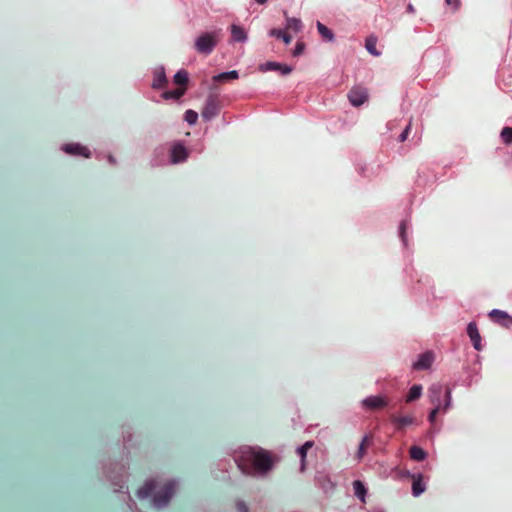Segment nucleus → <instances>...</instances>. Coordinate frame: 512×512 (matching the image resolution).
<instances>
[{
	"mask_svg": "<svg viewBox=\"0 0 512 512\" xmlns=\"http://www.w3.org/2000/svg\"><path fill=\"white\" fill-rule=\"evenodd\" d=\"M429 401L434 407H440V411L446 413L452 405V396L449 389H445L440 384H433L428 389Z\"/></svg>",
	"mask_w": 512,
	"mask_h": 512,
	"instance_id": "7ed1b4c3",
	"label": "nucleus"
},
{
	"mask_svg": "<svg viewBox=\"0 0 512 512\" xmlns=\"http://www.w3.org/2000/svg\"><path fill=\"white\" fill-rule=\"evenodd\" d=\"M317 29H318L319 34L322 36V38L324 40H326L328 42H331L334 40L333 32L319 21L317 22Z\"/></svg>",
	"mask_w": 512,
	"mask_h": 512,
	"instance_id": "4be33fe9",
	"label": "nucleus"
},
{
	"mask_svg": "<svg viewBox=\"0 0 512 512\" xmlns=\"http://www.w3.org/2000/svg\"><path fill=\"white\" fill-rule=\"evenodd\" d=\"M297 452L301 457V468L303 469L307 450L303 446H301L297 449Z\"/></svg>",
	"mask_w": 512,
	"mask_h": 512,
	"instance_id": "f704fd0d",
	"label": "nucleus"
},
{
	"mask_svg": "<svg viewBox=\"0 0 512 512\" xmlns=\"http://www.w3.org/2000/svg\"><path fill=\"white\" fill-rule=\"evenodd\" d=\"M407 11L410 12V13H413L415 10H414V7L410 4L407 7Z\"/></svg>",
	"mask_w": 512,
	"mask_h": 512,
	"instance_id": "58836bf2",
	"label": "nucleus"
},
{
	"mask_svg": "<svg viewBox=\"0 0 512 512\" xmlns=\"http://www.w3.org/2000/svg\"><path fill=\"white\" fill-rule=\"evenodd\" d=\"M392 422L397 429H404L409 425L415 424V418L413 415H398L392 417Z\"/></svg>",
	"mask_w": 512,
	"mask_h": 512,
	"instance_id": "2eb2a0df",
	"label": "nucleus"
},
{
	"mask_svg": "<svg viewBox=\"0 0 512 512\" xmlns=\"http://www.w3.org/2000/svg\"><path fill=\"white\" fill-rule=\"evenodd\" d=\"M412 478V494L414 497L420 496L426 490V483L421 474H413Z\"/></svg>",
	"mask_w": 512,
	"mask_h": 512,
	"instance_id": "4468645a",
	"label": "nucleus"
},
{
	"mask_svg": "<svg viewBox=\"0 0 512 512\" xmlns=\"http://www.w3.org/2000/svg\"><path fill=\"white\" fill-rule=\"evenodd\" d=\"M185 87L183 88H178L174 91H166L162 94V97L165 99V100H169V99H179L184 93H185Z\"/></svg>",
	"mask_w": 512,
	"mask_h": 512,
	"instance_id": "393cba45",
	"label": "nucleus"
},
{
	"mask_svg": "<svg viewBox=\"0 0 512 512\" xmlns=\"http://www.w3.org/2000/svg\"><path fill=\"white\" fill-rule=\"evenodd\" d=\"M426 452L419 446H412L410 448V457L416 461H423L426 458Z\"/></svg>",
	"mask_w": 512,
	"mask_h": 512,
	"instance_id": "b1692460",
	"label": "nucleus"
},
{
	"mask_svg": "<svg viewBox=\"0 0 512 512\" xmlns=\"http://www.w3.org/2000/svg\"><path fill=\"white\" fill-rule=\"evenodd\" d=\"M302 446L308 451L313 446V442L312 441H307Z\"/></svg>",
	"mask_w": 512,
	"mask_h": 512,
	"instance_id": "4c0bfd02",
	"label": "nucleus"
},
{
	"mask_svg": "<svg viewBox=\"0 0 512 512\" xmlns=\"http://www.w3.org/2000/svg\"><path fill=\"white\" fill-rule=\"evenodd\" d=\"M259 70L262 72L277 71L282 75H288L292 72L293 68L286 64L270 61V62L261 64L259 66Z\"/></svg>",
	"mask_w": 512,
	"mask_h": 512,
	"instance_id": "423d86ee",
	"label": "nucleus"
},
{
	"mask_svg": "<svg viewBox=\"0 0 512 512\" xmlns=\"http://www.w3.org/2000/svg\"><path fill=\"white\" fill-rule=\"evenodd\" d=\"M348 99L351 105L359 107L368 100V91L364 87L355 86L349 91Z\"/></svg>",
	"mask_w": 512,
	"mask_h": 512,
	"instance_id": "39448f33",
	"label": "nucleus"
},
{
	"mask_svg": "<svg viewBox=\"0 0 512 512\" xmlns=\"http://www.w3.org/2000/svg\"><path fill=\"white\" fill-rule=\"evenodd\" d=\"M175 491V483L168 482L159 484L156 481H148L141 487L137 494L139 498H146L152 496L153 505L157 508L165 506Z\"/></svg>",
	"mask_w": 512,
	"mask_h": 512,
	"instance_id": "f03ea898",
	"label": "nucleus"
},
{
	"mask_svg": "<svg viewBox=\"0 0 512 512\" xmlns=\"http://www.w3.org/2000/svg\"><path fill=\"white\" fill-rule=\"evenodd\" d=\"M372 444V439L369 435H365L360 444H359V447H358V450L356 452V455H355V458L358 462H360L364 456L366 455L367 453V450L368 448L371 446Z\"/></svg>",
	"mask_w": 512,
	"mask_h": 512,
	"instance_id": "dca6fc26",
	"label": "nucleus"
},
{
	"mask_svg": "<svg viewBox=\"0 0 512 512\" xmlns=\"http://www.w3.org/2000/svg\"><path fill=\"white\" fill-rule=\"evenodd\" d=\"M188 81V73L185 70H179L174 75V83L177 85L185 86Z\"/></svg>",
	"mask_w": 512,
	"mask_h": 512,
	"instance_id": "a878e982",
	"label": "nucleus"
},
{
	"mask_svg": "<svg viewBox=\"0 0 512 512\" xmlns=\"http://www.w3.org/2000/svg\"><path fill=\"white\" fill-rule=\"evenodd\" d=\"M108 160H109L110 163H114V158L111 155L108 156Z\"/></svg>",
	"mask_w": 512,
	"mask_h": 512,
	"instance_id": "a19ab883",
	"label": "nucleus"
},
{
	"mask_svg": "<svg viewBox=\"0 0 512 512\" xmlns=\"http://www.w3.org/2000/svg\"><path fill=\"white\" fill-rule=\"evenodd\" d=\"M167 82L165 70L163 67H158L154 71L153 87L162 88Z\"/></svg>",
	"mask_w": 512,
	"mask_h": 512,
	"instance_id": "a211bd4d",
	"label": "nucleus"
},
{
	"mask_svg": "<svg viewBox=\"0 0 512 512\" xmlns=\"http://www.w3.org/2000/svg\"><path fill=\"white\" fill-rule=\"evenodd\" d=\"M239 469L252 477H266L273 469L275 457L259 446H243L235 453Z\"/></svg>",
	"mask_w": 512,
	"mask_h": 512,
	"instance_id": "f257e3e1",
	"label": "nucleus"
},
{
	"mask_svg": "<svg viewBox=\"0 0 512 512\" xmlns=\"http://www.w3.org/2000/svg\"><path fill=\"white\" fill-rule=\"evenodd\" d=\"M303 24L299 18L286 16L285 30L298 33L302 30Z\"/></svg>",
	"mask_w": 512,
	"mask_h": 512,
	"instance_id": "f3484780",
	"label": "nucleus"
},
{
	"mask_svg": "<svg viewBox=\"0 0 512 512\" xmlns=\"http://www.w3.org/2000/svg\"><path fill=\"white\" fill-rule=\"evenodd\" d=\"M439 412H441V411H440V407H439V406H438V407H434V408L430 411V413H429V415H428V420H429V422H430L431 424H434V423H435V421H436V416H437V414H438Z\"/></svg>",
	"mask_w": 512,
	"mask_h": 512,
	"instance_id": "2f4dec72",
	"label": "nucleus"
},
{
	"mask_svg": "<svg viewBox=\"0 0 512 512\" xmlns=\"http://www.w3.org/2000/svg\"><path fill=\"white\" fill-rule=\"evenodd\" d=\"M198 119V114L194 110H187L185 112V121L189 123L190 125H193L196 123Z\"/></svg>",
	"mask_w": 512,
	"mask_h": 512,
	"instance_id": "c85d7f7f",
	"label": "nucleus"
},
{
	"mask_svg": "<svg viewBox=\"0 0 512 512\" xmlns=\"http://www.w3.org/2000/svg\"><path fill=\"white\" fill-rule=\"evenodd\" d=\"M62 150L71 155H81L85 158H89L91 153L89 149L85 146H82L78 143L65 144L62 147Z\"/></svg>",
	"mask_w": 512,
	"mask_h": 512,
	"instance_id": "1a4fd4ad",
	"label": "nucleus"
},
{
	"mask_svg": "<svg viewBox=\"0 0 512 512\" xmlns=\"http://www.w3.org/2000/svg\"><path fill=\"white\" fill-rule=\"evenodd\" d=\"M188 157V151L187 149L179 144L176 143L171 147V162L174 164L183 162Z\"/></svg>",
	"mask_w": 512,
	"mask_h": 512,
	"instance_id": "9b49d317",
	"label": "nucleus"
},
{
	"mask_svg": "<svg viewBox=\"0 0 512 512\" xmlns=\"http://www.w3.org/2000/svg\"><path fill=\"white\" fill-rule=\"evenodd\" d=\"M490 318L503 327L509 328L512 326V317L502 310L494 309L489 313Z\"/></svg>",
	"mask_w": 512,
	"mask_h": 512,
	"instance_id": "0eeeda50",
	"label": "nucleus"
},
{
	"mask_svg": "<svg viewBox=\"0 0 512 512\" xmlns=\"http://www.w3.org/2000/svg\"><path fill=\"white\" fill-rule=\"evenodd\" d=\"M434 361L432 352H425L418 356V359L413 363V369L426 370L429 369Z\"/></svg>",
	"mask_w": 512,
	"mask_h": 512,
	"instance_id": "6e6552de",
	"label": "nucleus"
},
{
	"mask_svg": "<svg viewBox=\"0 0 512 512\" xmlns=\"http://www.w3.org/2000/svg\"><path fill=\"white\" fill-rule=\"evenodd\" d=\"M237 78H238V72L233 70V71L217 74L213 77V80L216 82H226V81H230V80H235Z\"/></svg>",
	"mask_w": 512,
	"mask_h": 512,
	"instance_id": "412c9836",
	"label": "nucleus"
},
{
	"mask_svg": "<svg viewBox=\"0 0 512 512\" xmlns=\"http://www.w3.org/2000/svg\"><path fill=\"white\" fill-rule=\"evenodd\" d=\"M445 3L452 12H456L461 6L460 0H445Z\"/></svg>",
	"mask_w": 512,
	"mask_h": 512,
	"instance_id": "7c9ffc66",
	"label": "nucleus"
},
{
	"mask_svg": "<svg viewBox=\"0 0 512 512\" xmlns=\"http://www.w3.org/2000/svg\"><path fill=\"white\" fill-rule=\"evenodd\" d=\"M501 139L505 144L512 143V127H505L501 131Z\"/></svg>",
	"mask_w": 512,
	"mask_h": 512,
	"instance_id": "cd10ccee",
	"label": "nucleus"
},
{
	"mask_svg": "<svg viewBox=\"0 0 512 512\" xmlns=\"http://www.w3.org/2000/svg\"><path fill=\"white\" fill-rule=\"evenodd\" d=\"M219 106L217 101L213 97H209L206 100L204 109L202 111V117L205 120H211L213 117H215L218 113Z\"/></svg>",
	"mask_w": 512,
	"mask_h": 512,
	"instance_id": "9d476101",
	"label": "nucleus"
},
{
	"mask_svg": "<svg viewBox=\"0 0 512 512\" xmlns=\"http://www.w3.org/2000/svg\"><path fill=\"white\" fill-rule=\"evenodd\" d=\"M365 46L370 54H372L374 56L380 55V52L376 49V39H374V38L367 39Z\"/></svg>",
	"mask_w": 512,
	"mask_h": 512,
	"instance_id": "bb28decb",
	"label": "nucleus"
},
{
	"mask_svg": "<svg viewBox=\"0 0 512 512\" xmlns=\"http://www.w3.org/2000/svg\"><path fill=\"white\" fill-rule=\"evenodd\" d=\"M281 39H282V40L284 41V43H285V44H287V45H288V44H290V43H291V41H292V37L290 36L289 32H288V31H286V30H284V36H282V38H281Z\"/></svg>",
	"mask_w": 512,
	"mask_h": 512,
	"instance_id": "e433bc0d",
	"label": "nucleus"
},
{
	"mask_svg": "<svg viewBox=\"0 0 512 512\" xmlns=\"http://www.w3.org/2000/svg\"><path fill=\"white\" fill-rule=\"evenodd\" d=\"M231 35L232 40L235 42H246L247 40L246 31L236 24L231 25Z\"/></svg>",
	"mask_w": 512,
	"mask_h": 512,
	"instance_id": "6ab92c4d",
	"label": "nucleus"
},
{
	"mask_svg": "<svg viewBox=\"0 0 512 512\" xmlns=\"http://www.w3.org/2000/svg\"><path fill=\"white\" fill-rule=\"evenodd\" d=\"M410 129H411V123H409L406 126V128L404 129V131L400 134V136H399L400 142H404L407 139Z\"/></svg>",
	"mask_w": 512,
	"mask_h": 512,
	"instance_id": "72a5a7b5",
	"label": "nucleus"
},
{
	"mask_svg": "<svg viewBox=\"0 0 512 512\" xmlns=\"http://www.w3.org/2000/svg\"><path fill=\"white\" fill-rule=\"evenodd\" d=\"M467 334L472 341L474 348L478 351L482 349L481 336L478 331L477 325L474 322H470L467 326Z\"/></svg>",
	"mask_w": 512,
	"mask_h": 512,
	"instance_id": "ddd939ff",
	"label": "nucleus"
},
{
	"mask_svg": "<svg viewBox=\"0 0 512 512\" xmlns=\"http://www.w3.org/2000/svg\"><path fill=\"white\" fill-rule=\"evenodd\" d=\"M353 489H354V493L355 495L362 501V502H365V496H366V493H367V490L364 486V484L359 481V480H355L353 482Z\"/></svg>",
	"mask_w": 512,
	"mask_h": 512,
	"instance_id": "5701e85b",
	"label": "nucleus"
},
{
	"mask_svg": "<svg viewBox=\"0 0 512 512\" xmlns=\"http://www.w3.org/2000/svg\"><path fill=\"white\" fill-rule=\"evenodd\" d=\"M305 45L303 42H297L294 50H293V56L297 57L300 56L304 51Z\"/></svg>",
	"mask_w": 512,
	"mask_h": 512,
	"instance_id": "473e14b6",
	"label": "nucleus"
},
{
	"mask_svg": "<svg viewBox=\"0 0 512 512\" xmlns=\"http://www.w3.org/2000/svg\"><path fill=\"white\" fill-rule=\"evenodd\" d=\"M362 405L366 409H378L387 405V400L380 395L369 396L362 401Z\"/></svg>",
	"mask_w": 512,
	"mask_h": 512,
	"instance_id": "f8f14e48",
	"label": "nucleus"
},
{
	"mask_svg": "<svg viewBox=\"0 0 512 512\" xmlns=\"http://www.w3.org/2000/svg\"><path fill=\"white\" fill-rule=\"evenodd\" d=\"M421 395H422V386L419 384H415L410 388L405 400L407 403H410L412 401L419 399L421 397Z\"/></svg>",
	"mask_w": 512,
	"mask_h": 512,
	"instance_id": "aec40b11",
	"label": "nucleus"
},
{
	"mask_svg": "<svg viewBox=\"0 0 512 512\" xmlns=\"http://www.w3.org/2000/svg\"><path fill=\"white\" fill-rule=\"evenodd\" d=\"M408 228H409V223L407 221H402L400 224V227H399V234H400L404 244H406V242H407L406 231Z\"/></svg>",
	"mask_w": 512,
	"mask_h": 512,
	"instance_id": "c756f323",
	"label": "nucleus"
},
{
	"mask_svg": "<svg viewBox=\"0 0 512 512\" xmlns=\"http://www.w3.org/2000/svg\"><path fill=\"white\" fill-rule=\"evenodd\" d=\"M269 35L271 37H276V38H279L281 39L282 36H284V30H280V29H271L269 31Z\"/></svg>",
	"mask_w": 512,
	"mask_h": 512,
	"instance_id": "c9c22d12",
	"label": "nucleus"
},
{
	"mask_svg": "<svg viewBox=\"0 0 512 512\" xmlns=\"http://www.w3.org/2000/svg\"><path fill=\"white\" fill-rule=\"evenodd\" d=\"M255 1L259 4H265L267 2V0H255Z\"/></svg>",
	"mask_w": 512,
	"mask_h": 512,
	"instance_id": "ea45409f",
	"label": "nucleus"
},
{
	"mask_svg": "<svg viewBox=\"0 0 512 512\" xmlns=\"http://www.w3.org/2000/svg\"><path fill=\"white\" fill-rule=\"evenodd\" d=\"M220 31L204 32L195 39V49L204 55H209L219 41Z\"/></svg>",
	"mask_w": 512,
	"mask_h": 512,
	"instance_id": "20e7f679",
	"label": "nucleus"
}]
</instances>
